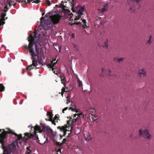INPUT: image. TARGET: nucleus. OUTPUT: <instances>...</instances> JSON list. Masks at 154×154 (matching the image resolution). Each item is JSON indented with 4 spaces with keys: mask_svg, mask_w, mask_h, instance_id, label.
<instances>
[{
    "mask_svg": "<svg viewBox=\"0 0 154 154\" xmlns=\"http://www.w3.org/2000/svg\"><path fill=\"white\" fill-rule=\"evenodd\" d=\"M23 138L22 137L21 134L17 135L11 130L8 132H5L0 135V143L3 150V154H13L16 149L17 146L21 145V141H26L27 139L31 138L32 135L26 133Z\"/></svg>",
    "mask_w": 154,
    "mask_h": 154,
    "instance_id": "f257e3e1",
    "label": "nucleus"
},
{
    "mask_svg": "<svg viewBox=\"0 0 154 154\" xmlns=\"http://www.w3.org/2000/svg\"><path fill=\"white\" fill-rule=\"evenodd\" d=\"M36 35L35 33L33 36L32 35L29 36L28 38V40L29 42V46H25V48L30 52L33 59L32 65L26 68L28 70L33 68L31 67L32 66L38 69L42 65V61L45 59L43 52L40 49L39 50L40 44L37 42L38 38H37Z\"/></svg>",
    "mask_w": 154,
    "mask_h": 154,
    "instance_id": "f03ea898",
    "label": "nucleus"
},
{
    "mask_svg": "<svg viewBox=\"0 0 154 154\" xmlns=\"http://www.w3.org/2000/svg\"><path fill=\"white\" fill-rule=\"evenodd\" d=\"M43 18H40L41 23L39 28L44 30H48L51 26V24H56L59 23L60 16L57 14H53L51 16L49 14H47L45 15L44 20L43 21Z\"/></svg>",
    "mask_w": 154,
    "mask_h": 154,
    "instance_id": "7ed1b4c3",
    "label": "nucleus"
},
{
    "mask_svg": "<svg viewBox=\"0 0 154 154\" xmlns=\"http://www.w3.org/2000/svg\"><path fill=\"white\" fill-rule=\"evenodd\" d=\"M72 10L73 12H76L78 13L77 16H76L74 20H73L72 19V17L71 14H69V15L66 14V15L68 16V18L69 20V23L71 25H72L74 23H76L77 25L79 24H82L83 27L84 28H85L87 27L86 25V20H82L81 16L83 14L82 12L84 11V9L82 7L78 6L76 9H74L73 7H72Z\"/></svg>",
    "mask_w": 154,
    "mask_h": 154,
    "instance_id": "20e7f679",
    "label": "nucleus"
},
{
    "mask_svg": "<svg viewBox=\"0 0 154 154\" xmlns=\"http://www.w3.org/2000/svg\"><path fill=\"white\" fill-rule=\"evenodd\" d=\"M28 127V128H32L34 131L32 134L29 133L32 135L31 138L33 136V135L35 136L36 134L37 131L40 133H41L42 131L48 133L52 134L53 133V131L52 129L50 128V127L46 125H42L41 127L36 125L34 127H33L32 125H29Z\"/></svg>",
    "mask_w": 154,
    "mask_h": 154,
    "instance_id": "39448f33",
    "label": "nucleus"
},
{
    "mask_svg": "<svg viewBox=\"0 0 154 154\" xmlns=\"http://www.w3.org/2000/svg\"><path fill=\"white\" fill-rule=\"evenodd\" d=\"M69 122V121H68L66 125L62 126L61 128L60 127H58V128H60V131L63 133L62 135L61 134H60V139L62 138V136H64L66 135V131H70L69 133H68V134L70 133L72 129V127L70 125Z\"/></svg>",
    "mask_w": 154,
    "mask_h": 154,
    "instance_id": "423d86ee",
    "label": "nucleus"
},
{
    "mask_svg": "<svg viewBox=\"0 0 154 154\" xmlns=\"http://www.w3.org/2000/svg\"><path fill=\"white\" fill-rule=\"evenodd\" d=\"M69 109L71 110L72 111L75 112L77 113L73 114V119H72V122L76 120L79 118H81L84 117L83 114L80 112L79 109H76L75 106L69 107Z\"/></svg>",
    "mask_w": 154,
    "mask_h": 154,
    "instance_id": "0eeeda50",
    "label": "nucleus"
},
{
    "mask_svg": "<svg viewBox=\"0 0 154 154\" xmlns=\"http://www.w3.org/2000/svg\"><path fill=\"white\" fill-rule=\"evenodd\" d=\"M47 116H48V118H46L45 119L46 121H51L52 123L54 125H56L55 122H57V117L55 116L54 118H52L53 115L52 114L51 112H47Z\"/></svg>",
    "mask_w": 154,
    "mask_h": 154,
    "instance_id": "6e6552de",
    "label": "nucleus"
},
{
    "mask_svg": "<svg viewBox=\"0 0 154 154\" xmlns=\"http://www.w3.org/2000/svg\"><path fill=\"white\" fill-rule=\"evenodd\" d=\"M139 135L140 136L145 137L148 139H151V135L148 133V131L146 129L143 130H140L139 131Z\"/></svg>",
    "mask_w": 154,
    "mask_h": 154,
    "instance_id": "1a4fd4ad",
    "label": "nucleus"
},
{
    "mask_svg": "<svg viewBox=\"0 0 154 154\" xmlns=\"http://www.w3.org/2000/svg\"><path fill=\"white\" fill-rule=\"evenodd\" d=\"M8 10L7 8V5L4 7V9L3 11L2 12L1 16L2 17V18L0 19V26L1 25H3L5 23V22L4 21L5 20V16L6 15V12Z\"/></svg>",
    "mask_w": 154,
    "mask_h": 154,
    "instance_id": "9d476101",
    "label": "nucleus"
},
{
    "mask_svg": "<svg viewBox=\"0 0 154 154\" xmlns=\"http://www.w3.org/2000/svg\"><path fill=\"white\" fill-rule=\"evenodd\" d=\"M138 74L140 77L143 78L147 76V72L145 69L142 68L140 69L138 72Z\"/></svg>",
    "mask_w": 154,
    "mask_h": 154,
    "instance_id": "9b49d317",
    "label": "nucleus"
},
{
    "mask_svg": "<svg viewBox=\"0 0 154 154\" xmlns=\"http://www.w3.org/2000/svg\"><path fill=\"white\" fill-rule=\"evenodd\" d=\"M55 61V60H54L53 61H51L50 63H49L48 64V67L49 68H50L52 69V71L54 72L55 74H57V72L55 70V68H54V65L56 63H57V61L56 62H54V61Z\"/></svg>",
    "mask_w": 154,
    "mask_h": 154,
    "instance_id": "f8f14e48",
    "label": "nucleus"
},
{
    "mask_svg": "<svg viewBox=\"0 0 154 154\" xmlns=\"http://www.w3.org/2000/svg\"><path fill=\"white\" fill-rule=\"evenodd\" d=\"M85 140L87 141H89L91 139L90 133L89 132H85L84 133Z\"/></svg>",
    "mask_w": 154,
    "mask_h": 154,
    "instance_id": "ddd939ff",
    "label": "nucleus"
},
{
    "mask_svg": "<svg viewBox=\"0 0 154 154\" xmlns=\"http://www.w3.org/2000/svg\"><path fill=\"white\" fill-rule=\"evenodd\" d=\"M6 2H8L10 6L14 5L16 2V0H5Z\"/></svg>",
    "mask_w": 154,
    "mask_h": 154,
    "instance_id": "4468645a",
    "label": "nucleus"
},
{
    "mask_svg": "<svg viewBox=\"0 0 154 154\" xmlns=\"http://www.w3.org/2000/svg\"><path fill=\"white\" fill-rule=\"evenodd\" d=\"M77 82L79 87L82 88V89H83V84L82 81L79 80L78 77H77Z\"/></svg>",
    "mask_w": 154,
    "mask_h": 154,
    "instance_id": "2eb2a0df",
    "label": "nucleus"
},
{
    "mask_svg": "<svg viewBox=\"0 0 154 154\" xmlns=\"http://www.w3.org/2000/svg\"><path fill=\"white\" fill-rule=\"evenodd\" d=\"M90 114L92 116V117H91V118L92 119V120H93V121H95L97 119V117L94 115H93L91 114H90L89 115H88V114H86L85 115V116H87V117H88V116L90 117Z\"/></svg>",
    "mask_w": 154,
    "mask_h": 154,
    "instance_id": "dca6fc26",
    "label": "nucleus"
},
{
    "mask_svg": "<svg viewBox=\"0 0 154 154\" xmlns=\"http://www.w3.org/2000/svg\"><path fill=\"white\" fill-rule=\"evenodd\" d=\"M86 111V112H89L91 113H94L95 112V109L94 108L87 109Z\"/></svg>",
    "mask_w": 154,
    "mask_h": 154,
    "instance_id": "f3484780",
    "label": "nucleus"
},
{
    "mask_svg": "<svg viewBox=\"0 0 154 154\" xmlns=\"http://www.w3.org/2000/svg\"><path fill=\"white\" fill-rule=\"evenodd\" d=\"M61 79L62 82V83L63 84L64 87H65V82L66 81V78L64 76H61Z\"/></svg>",
    "mask_w": 154,
    "mask_h": 154,
    "instance_id": "a211bd4d",
    "label": "nucleus"
},
{
    "mask_svg": "<svg viewBox=\"0 0 154 154\" xmlns=\"http://www.w3.org/2000/svg\"><path fill=\"white\" fill-rule=\"evenodd\" d=\"M4 90L5 87L2 84H0V91H3Z\"/></svg>",
    "mask_w": 154,
    "mask_h": 154,
    "instance_id": "6ab92c4d",
    "label": "nucleus"
},
{
    "mask_svg": "<svg viewBox=\"0 0 154 154\" xmlns=\"http://www.w3.org/2000/svg\"><path fill=\"white\" fill-rule=\"evenodd\" d=\"M27 154H31V151L30 149V146H29V147H27Z\"/></svg>",
    "mask_w": 154,
    "mask_h": 154,
    "instance_id": "aec40b11",
    "label": "nucleus"
},
{
    "mask_svg": "<svg viewBox=\"0 0 154 154\" xmlns=\"http://www.w3.org/2000/svg\"><path fill=\"white\" fill-rule=\"evenodd\" d=\"M7 129L8 130V131H5L4 129H3V130H0V131L2 132V133L1 134H0V135L1 134H2V133H4V132L5 131L6 132H8L9 131V130H11L9 128H8Z\"/></svg>",
    "mask_w": 154,
    "mask_h": 154,
    "instance_id": "412c9836",
    "label": "nucleus"
},
{
    "mask_svg": "<svg viewBox=\"0 0 154 154\" xmlns=\"http://www.w3.org/2000/svg\"><path fill=\"white\" fill-rule=\"evenodd\" d=\"M107 10V9L105 8H103L101 9V11L102 12H103L106 11Z\"/></svg>",
    "mask_w": 154,
    "mask_h": 154,
    "instance_id": "4be33fe9",
    "label": "nucleus"
},
{
    "mask_svg": "<svg viewBox=\"0 0 154 154\" xmlns=\"http://www.w3.org/2000/svg\"><path fill=\"white\" fill-rule=\"evenodd\" d=\"M45 2L47 6H49L50 5V2L49 0H46Z\"/></svg>",
    "mask_w": 154,
    "mask_h": 154,
    "instance_id": "5701e85b",
    "label": "nucleus"
},
{
    "mask_svg": "<svg viewBox=\"0 0 154 154\" xmlns=\"http://www.w3.org/2000/svg\"><path fill=\"white\" fill-rule=\"evenodd\" d=\"M123 59V58H118L117 59V61L119 63L121 61H122Z\"/></svg>",
    "mask_w": 154,
    "mask_h": 154,
    "instance_id": "b1692460",
    "label": "nucleus"
},
{
    "mask_svg": "<svg viewBox=\"0 0 154 154\" xmlns=\"http://www.w3.org/2000/svg\"><path fill=\"white\" fill-rule=\"evenodd\" d=\"M65 92V89L64 88H63L62 89V92L61 93V95L63 96V93Z\"/></svg>",
    "mask_w": 154,
    "mask_h": 154,
    "instance_id": "393cba45",
    "label": "nucleus"
},
{
    "mask_svg": "<svg viewBox=\"0 0 154 154\" xmlns=\"http://www.w3.org/2000/svg\"><path fill=\"white\" fill-rule=\"evenodd\" d=\"M150 37L149 39V40L148 41V42H147V44L149 45L151 43V38H150Z\"/></svg>",
    "mask_w": 154,
    "mask_h": 154,
    "instance_id": "a878e982",
    "label": "nucleus"
},
{
    "mask_svg": "<svg viewBox=\"0 0 154 154\" xmlns=\"http://www.w3.org/2000/svg\"><path fill=\"white\" fill-rule=\"evenodd\" d=\"M71 38H74L75 37V35L73 33H72L71 34Z\"/></svg>",
    "mask_w": 154,
    "mask_h": 154,
    "instance_id": "bb28decb",
    "label": "nucleus"
},
{
    "mask_svg": "<svg viewBox=\"0 0 154 154\" xmlns=\"http://www.w3.org/2000/svg\"><path fill=\"white\" fill-rule=\"evenodd\" d=\"M66 139L64 138L63 140V141L62 142V143H65L66 142ZM60 144H61V143H60Z\"/></svg>",
    "mask_w": 154,
    "mask_h": 154,
    "instance_id": "cd10ccee",
    "label": "nucleus"
},
{
    "mask_svg": "<svg viewBox=\"0 0 154 154\" xmlns=\"http://www.w3.org/2000/svg\"><path fill=\"white\" fill-rule=\"evenodd\" d=\"M68 109V107H65V108L64 109H63V110H62V112H63V113H64V111L67 110Z\"/></svg>",
    "mask_w": 154,
    "mask_h": 154,
    "instance_id": "c85d7f7f",
    "label": "nucleus"
},
{
    "mask_svg": "<svg viewBox=\"0 0 154 154\" xmlns=\"http://www.w3.org/2000/svg\"><path fill=\"white\" fill-rule=\"evenodd\" d=\"M36 140H37L41 144H42V143H41L40 142H39V141H40V140H38V137H37V138H36Z\"/></svg>",
    "mask_w": 154,
    "mask_h": 154,
    "instance_id": "c756f323",
    "label": "nucleus"
},
{
    "mask_svg": "<svg viewBox=\"0 0 154 154\" xmlns=\"http://www.w3.org/2000/svg\"><path fill=\"white\" fill-rule=\"evenodd\" d=\"M69 2H70L71 3H72V2H73V0H68Z\"/></svg>",
    "mask_w": 154,
    "mask_h": 154,
    "instance_id": "7c9ffc66",
    "label": "nucleus"
},
{
    "mask_svg": "<svg viewBox=\"0 0 154 154\" xmlns=\"http://www.w3.org/2000/svg\"><path fill=\"white\" fill-rule=\"evenodd\" d=\"M60 152V153H61V152L60 151V150H58L57 151V154H58V152Z\"/></svg>",
    "mask_w": 154,
    "mask_h": 154,
    "instance_id": "2f4dec72",
    "label": "nucleus"
},
{
    "mask_svg": "<svg viewBox=\"0 0 154 154\" xmlns=\"http://www.w3.org/2000/svg\"><path fill=\"white\" fill-rule=\"evenodd\" d=\"M105 44H106V48H107V47H108V46H107V42H105Z\"/></svg>",
    "mask_w": 154,
    "mask_h": 154,
    "instance_id": "473e14b6",
    "label": "nucleus"
},
{
    "mask_svg": "<svg viewBox=\"0 0 154 154\" xmlns=\"http://www.w3.org/2000/svg\"><path fill=\"white\" fill-rule=\"evenodd\" d=\"M108 72L109 73H110L111 72V71L110 70H108Z\"/></svg>",
    "mask_w": 154,
    "mask_h": 154,
    "instance_id": "72a5a7b5",
    "label": "nucleus"
},
{
    "mask_svg": "<svg viewBox=\"0 0 154 154\" xmlns=\"http://www.w3.org/2000/svg\"><path fill=\"white\" fill-rule=\"evenodd\" d=\"M28 74L30 76H31L32 75V74H29V73H28Z\"/></svg>",
    "mask_w": 154,
    "mask_h": 154,
    "instance_id": "f704fd0d",
    "label": "nucleus"
},
{
    "mask_svg": "<svg viewBox=\"0 0 154 154\" xmlns=\"http://www.w3.org/2000/svg\"><path fill=\"white\" fill-rule=\"evenodd\" d=\"M45 14V13H43L42 14V16H43L44 15V14Z\"/></svg>",
    "mask_w": 154,
    "mask_h": 154,
    "instance_id": "c9c22d12",
    "label": "nucleus"
},
{
    "mask_svg": "<svg viewBox=\"0 0 154 154\" xmlns=\"http://www.w3.org/2000/svg\"><path fill=\"white\" fill-rule=\"evenodd\" d=\"M68 102L67 103H70V101H68Z\"/></svg>",
    "mask_w": 154,
    "mask_h": 154,
    "instance_id": "e433bc0d",
    "label": "nucleus"
},
{
    "mask_svg": "<svg viewBox=\"0 0 154 154\" xmlns=\"http://www.w3.org/2000/svg\"><path fill=\"white\" fill-rule=\"evenodd\" d=\"M77 129H78V130H79V131H80V129H79V128H77Z\"/></svg>",
    "mask_w": 154,
    "mask_h": 154,
    "instance_id": "4c0bfd02",
    "label": "nucleus"
},
{
    "mask_svg": "<svg viewBox=\"0 0 154 154\" xmlns=\"http://www.w3.org/2000/svg\"><path fill=\"white\" fill-rule=\"evenodd\" d=\"M59 51L60 52V48L59 49Z\"/></svg>",
    "mask_w": 154,
    "mask_h": 154,
    "instance_id": "58836bf2",
    "label": "nucleus"
},
{
    "mask_svg": "<svg viewBox=\"0 0 154 154\" xmlns=\"http://www.w3.org/2000/svg\"><path fill=\"white\" fill-rule=\"evenodd\" d=\"M72 87V88H71V90H72V88H73V87Z\"/></svg>",
    "mask_w": 154,
    "mask_h": 154,
    "instance_id": "ea45409f",
    "label": "nucleus"
},
{
    "mask_svg": "<svg viewBox=\"0 0 154 154\" xmlns=\"http://www.w3.org/2000/svg\"><path fill=\"white\" fill-rule=\"evenodd\" d=\"M97 11H100V10L98 9L97 10Z\"/></svg>",
    "mask_w": 154,
    "mask_h": 154,
    "instance_id": "a19ab883",
    "label": "nucleus"
},
{
    "mask_svg": "<svg viewBox=\"0 0 154 154\" xmlns=\"http://www.w3.org/2000/svg\"><path fill=\"white\" fill-rule=\"evenodd\" d=\"M108 74H109V75H111V74H109V73H108Z\"/></svg>",
    "mask_w": 154,
    "mask_h": 154,
    "instance_id": "79ce46f5",
    "label": "nucleus"
},
{
    "mask_svg": "<svg viewBox=\"0 0 154 154\" xmlns=\"http://www.w3.org/2000/svg\"><path fill=\"white\" fill-rule=\"evenodd\" d=\"M45 141L43 143H45Z\"/></svg>",
    "mask_w": 154,
    "mask_h": 154,
    "instance_id": "37998d69",
    "label": "nucleus"
},
{
    "mask_svg": "<svg viewBox=\"0 0 154 154\" xmlns=\"http://www.w3.org/2000/svg\"><path fill=\"white\" fill-rule=\"evenodd\" d=\"M23 72H22V74H23Z\"/></svg>",
    "mask_w": 154,
    "mask_h": 154,
    "instance_id": "c03bdc74",
    "label": "nucleus"
}]
</instances>
